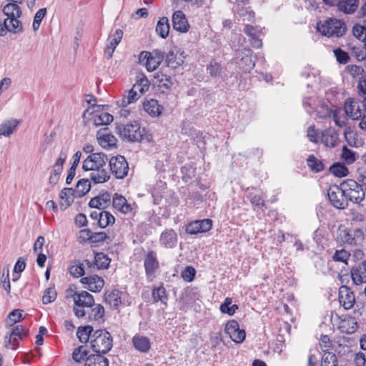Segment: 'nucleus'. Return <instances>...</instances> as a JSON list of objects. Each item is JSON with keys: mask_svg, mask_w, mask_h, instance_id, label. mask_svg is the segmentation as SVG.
I'll return each mask as SVG.
<instances>
[{"mask_svg": "<svg viewBox=\"0 0 366 366\" xmlns=\"http://www.w3.org/2000/svg\"><path fill=\"white\" fill-rule=\"evenodd\" d=\"M28 335V330L22 325H16L14 327L9 334L4 337V346H9L11 343V339L13 338L14 346L17 347L19 345V338H22L23 336Z\"/></svg>", "mask_w": 366, "mask_h": 366, "instance_id": "nucleus-17", "label": "nucleus"}, {"mask_svg": "<svg viewBox=\"0 0 366 366\" xmlns=\"http://www.w3.org/2000/svg\"><path fill=\"white\" fill-rule=\"evenodd\" d=\"M363 24V25L355 24L352 28V33L357 39L365 42L366 40V19L364 20Z\"/></svg>", "mask_w": 366, "mask_h": 366, "instance_id": "nucleus-53", "label": "nucleus"}, {"mask_svg": "<svg viewBox=\"0 0 366 366\" xmlns=\"http://www.w3.org/2000/svg\"><path fill=\"white\" fill-rule=\"evenodd\" d=\"M308 167L315 172H320L324 170L325 167L322 161L317 159L314 155H310L307 158Z\"/></svg>", "mask_w": 366, "mask_h": 366, "instance_id": "nucleus-54", "label": "nucleus"}, {"mask_svg": "<svg viewBox=\"0 0 366 366\" xmlns=\"http://www.w3.org/2000/svg\"><path fill=\"white\" fill-rule=\"evenodd\" d=\"M91 189V184L88 179H81L79 180L76 188L73 189L74 197L80 198L86 194Z\"/></svg>", "mask_w": 366, "mask_h": 366, "instance_id": "nucleus-35", "label": "nucleus"}, {"mask_svg": "<svg viewBox=\"0 0 366 366\" xmlns=\"http://www.w3.org/2000/svg\"><path fill=\"white\" fill-rule=\"evenodd\" d=\"M325 5L337 6L345 14H353L360 7V0H322Z\"/></svg>", "mask_w": 366, "mask_h": 366, "instance_id": "nucleus-6", "label": "nucleus"}, {"mask_svg": "<svg viewBox=\"0 0 366 366\" xmlns=\"http://www.w3.org/2000/svg\"><path fill=\"white\" fill-rule=\"evenodd\" d=\"M345 114L353 120H357L362 117L359 100L355 98H347L344 103Z\"/></svg>", "mask_w": 366, "mask_h": 366, "instance_id": "nucleus-12", "label": "nucleus"}, {"mask_svg": "<svg viewBox=\"0 0 366 366\" xmlns=\"http://www.w3.org/2000/svg\"><path fill=\"white\" fill-rule=\"evenodd\" d=\"M70 274L74 277H82L84 274V264L78 260H74L71 262L69 267Z\"/></svg>", "mask_w": 366, "mask_h": 366, "instance_id": "nucleus-48", "label": "nucleus"}, {"mask_svg": "<svg viewBox=\"0 0 366 366\" xmlns=\"http://www.w3.org/2000/svg\"><path fill=\"white\" fill-rule=\"evenodd\" d=\"M109 167L112 174L117 179H123L128 174L129 164L123 156L112 157L109 159Z\"/></svg>", "mask_w": 366, "mask_h": 366, "instance_id": "nucleus-7", "label": "nucleus"}, {"mask_svg": "<svg viewBox=\"0 0 366 366\" xmlns=\"http://www.w3.org/2000/svg\"><path fill=\"white\" fill-rule=\"evenodd\" d=\"M111 259L102 252H97L95 254L94 264L99 269H104L109 267Z\"/></svg>", "mask_w": 366, "mask_h": 366, "instance_id": "nucleus-44", "label": "nucleus"}, {"mask_svg": "<svg viewBox=\"0 0 366 366\" xmlns=\"http://www.w3.org/2000/svg\"><path fill=\"white\" fill-rule=\"evenodd\" d=\"M104 308L102 305H97L92 308L89 314V318L91 320L98 321L104 316Z\"/></svg>", "mask_w": 366, "mask_h": 366, "instance_id": "nucleus-57", "label": "nucleus"}, {"mask_svg": "<svg viewBox=\"0 0 366 366\" xmlns=\"http://www.w3.org/2000/svg\"><path fill=\"white\" fill-rule=\"evenodd\" d=\"M19 122L16 119H9L0 124V135L9 137L16 129Z\"/></svg>", "mask_w": 366, "mask_h": 366, "instance_id": "nucleus-34", "label": "nucleus"}, {"mask_svg": "<svg viewBox=\"0 0 366 366\" xmlns=\"http://www.w3.org/2000/svg\"><path fill=\"white\" fill-rule=\"evenodd\" d=\"M111 203V195L109 192H104L92 198L89 202L91 208L104 209L109 206Z\"/></svg>", "mask_w": 366, "mask_h": 366, "instance_id": "nucleus-20", "label": "nucleus"}, {"mask_svg": "<svg viewBox=\"0 0 366 366\" xmlns=\"http://www.w3.org/2000/svg\"><path fill=\"white\" fill-rule=\"evenodd\" d=\"M342 187L347 198V202L360 204L364 200L365 193L361 185L353 179H346L342 182Z\"/></svg>", "mask_w": 366, "mask_h": 366, "instance_id": "nucleus-3", "label": "nucleus"}, {"mask_svg": "<svg viewBox=\"0 0 366 366\" xmlns=\"http://www.w3.org/2000/svg\"><path fill=\"white\" fill-rule=\"evenodd\" d=\"M91 347L97 355L106 354L111 350L113 339L111 334L105 329L94 331L91 336Z\"/></svg>", "mask_w": 366, "mask_h": 366, "instance_id": "nucleus-1", "label": "nucleus"}, {"mask_svg": "<svg viewBox=\"0 0 366 366\" xmlns=\"http://www.w3.org/2000/svg\"><path fill=\"white\" fill-rule=\"evenodd\" d=\"M115 222L114 217L109 212L102 211L99 213L98 224L100 227L104 228Z\"/></svg>", "mask_w": 366, "mask_h": 366, "instance_id": "nucleus-47", "label": "nucleus"}, {"mask_svg": "<svg viewBox=\"0 0 366 366\" xmlns=\"http://www.w3.org/2000/svg\"><path fill=\"white\" fill-rule=\"evenodd\" d=\"M132 343L135 349L141 352H147L151 347L149 339L144 336H134L132 338Z\"/></svg>", "mask_w": 366, "mask_h": 366, "instance_id": "nucleus-31", "label": "nucleus"}, {"mask_svg": "<svg viewBox=\"0 0 366 366\" xmlns=\"http://www.w3.org/2000/svg\"><path fill=\"white\" fill-rule=\"evenodd\" d=\"M90 175V178L94 184L104 183L109 179L110 176L109 173L103 167L96 169Z\"/></svg>", "mask_w": 366, "mask_h": 366, "instance_id": "nucleus-40", "label": "nucleus"}, {"mask_svg": "<svg viewBox=\"0 0 366 366\" xmlns=\"http://www.w3.org/2000/svg\"><path fill=\"white\" fill-rule=\"evenodd\" d=\"M122 292L118 290L107 291L104 293V301L112 309L117 310L122 304Z\"/></svg>", "mask_w": 366, "mask_h": 366, "instance_id": "nucleus-25", "label": "nucleus"}, {"mask_svg": "<svg viewBox=\"0 0 366 366\" xmlns=\"http://www.w3.org/2000/svg\"><path fill=\"white\" fill-rule=\"evenodd\" d=\"M81 282L86 285V288L93 292H99L104 285V280L98 275L82 277Z\"/></svg>", "mask_w": 366, "mask_h": 366, "instance_id": "nucleus-19", "label": "nucleus"}, {"mask_svg": "<svg viewBox=\"0 0 366 366\" xmlns=\"http://www.w3.org/2000/svg\"><path fill=\"white\" fill-rule=\"evenodd\" d=\"M73 299L76 306L90 307L94 305L93 296L86 291H82L79 293L76 292Z\"/></svg>", "mask_w": 366, "mask_h": 366, "instance_id": "nucleus-24", "label": "nucleus"}, {"mask_svg": "<svg viewBox=\"0 0 366 366\" xmlns=\"http://www.w3.org/2000/svg\"><path fill=\"white\" fill-rule=\"evenodd\" d=\"M107 161V156L104 153H92L89 154L83 162L82 169L84 171L100 169L105 166Z\"/></svg>", "mask_w": 366, "mask_h": 366, "instance_id": "nucleus-8", "label": "nucleus"}, {"mask_svg": "<svg viewBox=\"0 0 366 366\" xmlns=\"http://www.w3.org/2000/svg\"><path fill=\"white\" fill-rule=\"evenodd\" d=\"M144 109L152 117H158L162 114V107L156 99H150L144 102Z\"/></svg>", "mask_w": 366, "mask_h": 366, "instance_id": "nucleus-33", "label": "nucleus"}, {"mask_svg": "<svg viewBox=\"0 0 366 366\" xmlns=\"http://www.w3.org/2000/svg\"><path fill=\"white\" fill-rule=\"evenodd\" d=\"M169 19L164 16L158 21L156 31L162 38L165 39L169 35Z\"/></svg>", "mask_w": 366, "mask_h": 366, "instance_id": "nucleus-41", "label": "nucleus"}, {"mask_svg": "<svg viewBox=\"0 0 366 366\" xmlns=\"http://www.w3.org/2000/svg\"><path fill=\"white\" fill-rule=\"evenodd\" d=\"M212 227V221L209 219L196 220L187 225L186 232L189 234H197L209 231Z\"/></svg>", "mask_w": 366, "mask_h": 366, "instance_id": "nucleus-11", "label": "nucleus"}, {"mask_svg": "<svg viewBox=\"0 0 366 366\" xmlns=\"http://www.w3.org/2000/svg\"><path fill=\"white\" fill-rule=\"evenodd\" d=\"M252 51L249 48H244L237 51V59H239V64L245 71H249L254 68L255 64L252 58Z\"/></svg>", "mask_w": 366, "mask_h": 366, "instance_id": "nucleus-13", "label": "nucleus"}, {"mask_svg": "<svg viewBox=\"0 0 366 366\" xmlns=\"http://www.w3.org/2000/svg\"><path fill=\"white\" fill-rule=\"evenodd\" d=\"M19 17H12L6 19L4 21V26L5 29L14 34L20 33L22 31L21 23L18 20Z\"/></svg>", "mask_w": 366, "mask_h": 366, "instance_id": "nucleus-37", "label": "nucleus"}, {"mask_svg": "<svg viewBox=\"0 0 366 366\" xmlns=\"http://www.w3.org/2000/svg\"><path fill=\"white\" fill-rule=\"evenodd\" d=\"M317 30L328 37H340L345 34L347 26L342 20L330 18L322 25L318 24Z\"/></svg>", "mask_w": 366, "mask_h": 366, "instance_id": "nucleus-2", "label": "nucleus"}, {"mask_svg": "<svg viewBox=\"0 0 366 366\" xmlns=\"http://www.w3.org/2000/svg\"><path fill=\"white\" fill-rule=\"evenodd\" d=\"M108 128L105 127L97 132V137L99 144L104 148H109L116 145L117 139L114 136L107 134Z\"/></svg>", "mask_w": 366, "mask_h": 366, "instance_id": "nucleus-27", "label": "nucleus"}, {"mask_svg": "<svg viewBox=\"0 0 366 366\" xmlns=\"http://www.w3.org/2000/svg\"><path fill=\"white\" fill-rule=\"evenodd\" d=\"M339 134L333 128H327L322 132L321 142L326 147L333 148L339 143Z\"/></svg>", "mask_w": 366, "mask_h": 366, "instance_id": "nucleus-16", "label": "nucleus"}, {"mask_svg": "<svg viewBox=\"0 0 366 366\" xmlns=\"http://www.w3.org/2000/svg\"><path fill=\"white\" fill-rule=\"evenodd\" d=\"M56 297V292L54 288L49 287L47 288L42 297V302L44 305L49 304L55 300Z\"/></svg>", "mask_w": 366, "mask_h": 366, "instance_id": "nucleus-60", "label": "nucleus"}, {"mask_svg": "<svg viewBox=\"0 0 366 366\" xmlns=\"http://www.w3.org/2000/svg\"><path fill=\"white\" fill-rule=\"evenodd\" d=\"M22 310L19 309L12 310L6 320V325L8 327H12L14 324L20 322L22 317Z\"/></svg>", "mask_w": 366, "mask_h": 366, "instance_id": "nucleus-56", "label": "nucleus"}, {"mask_svg": "<svg viewBox=\"0 0 366 366\" xmlns=\"http://www.w3.org/2000/svg\"><path fill=\"white\" fill-rule=\"evenodd\" d=\"M165 61L167 66L172 69H176L181 66L184 63L183 59L177 56V54H174L173 51H170L167 53L165 56Z\"/></svg>", "mask_w": 366, "mask_h": 366, "instance_id": "nucleus-46", "label": "nucleus"}, {"mask_svg": "<svg viewBox=\"0 0 366 366\" xmlns=\"http://www.w3.org/2000/svg\"><path fill=\"white\" fill-rule=\"evenodd\" d=\"M177 232L170 229H166L162 233L159 242L166 248H174L177 244Z\"/></svg>", "mask_w": 366, "mask_h": 366, "instance_id": "nucleus-23", "label": "nucleus"}, {"mask_svg": "<svg viewBox=\"0 0 366 366\" xmlns=\"http://www.w3.org/2000/svg\"><path fill=\"white\" fill-rule=\"evenodd\" d=\"M351 276L355 285L366 283V259L359 267L352 268Z\"/></svg>", "mask_w": 366, "mask_h": 366, "instance_id": "nucleus-28", "label": "nucleus"}, {"mask_svg": "<svg viewBox=\"0 0 366 366\" xmlns=\"http://www.w3.org/2000/svg\"><path fill=\"white\" fill-rule=\"evenodd\" d=\"M92 332L93 327L90 325L79 327L77 330L76 335L81 342L86 343L91 339V336L93 334Z\"/></svg>", "mask_w": 366, "mask_h": 366, "instance_id": "nucleus-43", "label": "nucleus"}, {"mask_svg": "<svg viewBox=\"0 0 366 366\" xmlns=\"http://www.w3.org/2000/svg\"><path fill=\"white\" fill-rule=\"evenodd\" d=\"M154 79L162 93L169 92L174 84L171 76L162 72H157L154 75Z\"/></svg>", "mask_w": 366, "mask_h": 366, "instance_id": "nucleus-29", "label": "nucleus"}, {"mask_svg": "<svg viewBox=\"0 0 366 366\" xmlns=\"http://www.w3.org/2000/svg\"><path fill=\"white\" fill-rule=\"evenodd\" d=\"M149 88V84L148 79L144 76H137L136 83L133 85L132 89L137 93H139L141 97L144 92H146Z\"/></svg>", "mask_w": 366, "mask_h": 366, "instance_id": "nucleus-39", "label": "nucleus"}, {"mask_svg": "<svg viewBox=\"0 0 366 366\" xmlns=\"http://www.w3.org/2000/svg\"><path fill=\"white\" fill-rule=\"evenodd\" d=\"M208 73L214 77L219 76L222 73V67L217 62H212L207 67Z\"/></svg>", "mask_w": 366, "mask_h": 366, "instance_id": "nucleus-62", "label": "nucleus"}, {"mask_svg": "<svg viewBox=\"0 0 366 366\" xmlns=\"http://www.w3.org/2000/svg\"><path fill=\"white\" fill-rule=\"evenodd\" d=\"M61 202L59 203L61 209H66L74 201V192L72 188H64L59 194Z\"/></svg>", "mask_w": 366, "mask_h": 366, "instance_id": "nucleus-32", "label": "nucleus"}, {"mask_svg": "<svg viewBox=\"0 0 366 366\" xmlns=\"http://www.w3.org/2000/svg\"><path fill=\"white\" fill-rule=\"evenodd\" d=\"M196 270L192 266H187L182 272V277L187 282H192L195 276Z\"/></svg>", "mask_w": 366, "mask_h": 366, "instance_id": "nucleus-64", "label": "nucleus"}, {"mask_svg": "<svg viewBox=\"0 0 366 366\" xmlns=\"http://www.w3.org/2000/svg\"><path fill=\"white\" fill-rule=\"evenodd\" d=\"M84 366H109V360L102 355H92L86 359Z\"/></svg>", "mask_w": 366, "mask_h": 366, "instance_id": "nucleus-36", "label": "nucleus"}, {"mask_svg": "<svg viewBox=\"0 0 366 366\" xmlns=\"http://www.w3.org/2000/svg\"><path fill=\"white\" fill-rule=\"evenodd\" d=\"M224 332L236 343H242L245 340V331L239 329L238 322L234 320H231L227 322Z\"/></svg>", "mask_w": 366, "mask_h": 366, "instance_id": "nucleus-9", "label": "nucleus"}, {"mask_svg": "<svg viewBox=\"0 0 366 366\" xmlns=\"http://www.w3.org/2000/svg\"><path fill=\"white\" fill-rule=\"evenodd\" d=\"M139 60V63L144 64L149 71H154L162 63L152 56L150 52L145 51L140 53Z\"/></svg>", "mask_w": 366, "mask_h": 366, "instance_id": "nucleus-26", "label": "nucleus"}, {"mask_svg": "<svg viewBox=\"0 0 366 366\" xmlns=\"http://www.w3.org/2000/svg\"><path fill=\"white\" fill-rule=\"evenodd\" d=\"M123 36V31L122 29H116L114 33L110 34L108 38V44L105 48L104 52L109 59L112 56L116 46L119 44Z\"/></svg>", "mask_w": 366, "mask_h": 366, "instance_id": "nucleus-21", "label": "nucleus"}, {"mask_svg": "<svg viewBox=\"0 0 366 366\" xmlns=\"http://www.w3.org/2000/svg\"><path fill=\"white\" fill-rule=\"evenodd\" d=\"M118 133L130 142H139L143 139L144 129H141L139 123L134 122L127 124H121L117 127Z\"/></svg>", "mask_w": 366, "mask_h": 366, "instance_id": "nucleus-4", "label": "nucleus"}, {"mask_svg": "<svg viewBox=\"0 0 366 366\" xmlns=\"http://www.w3.org/2000/svg\"><path fill=\"white\" fill-rule=\"evenodd\" d=\"M144 267L147 277L148 278L153 277L156 270L159 268V262L154 251H149L147 254L144 262Z\"/></svg>", "mask_w": 366, "mask_h": 366, "instance_id": "nucleus-15", "label": "nucleus"}, {"mask_svg": "<svg viewBox=\"0 0 366 366\" xmlns=\"http://www.w3.org/2000/svg\"><path fill=\"white\" fill-rule=\"evenodd\" d=\"M330 172L338 177H346L348 173L347 167L342 163H335L330 167Z\"/></svg>", "mask_w": 366, "mask_h": 366, "instance_id": "nucleus-49", "label": "nucleus"}, {"mask_svg": "<svg viewBox=\"0 0 366 366\" xmlns=\"http://www.w3.org/2000/svg\"><path fill=\"white\" fill-rule=\"evenodd\" d=\"M68 151L66 149L61 150L59 157L53 165L51 173L60 175L63 170V166L67 158Z\"/></svg>", "mask_w": 366, "mask_h": 366, "instance_id": "nucleus-38", "label": "nucleus"}, {"mask_svg": "<svg viewBox=\"0 0 366 366\" xmlns=\"http://www.w3.org/2000/svg\"><path fill=\"white\" fill-rule=\"evenodd\" d=\"M334 53H335L337 61L340 64H347L348 62V61L350 60V56H349L348 54L346 51L342 50L341 49H335L334 51Z\"/></svg>", "mask_w": 366, "mask_h": 366, "instance_id": "nucleus-63", "label": "nucleus"}, {"mask_svg": "<svg viewBox=\"0 0 366 366\" xmlns=\"http://www.w3.org/2000/svg\"><path fill=\"white\" fill-rule=\"evenodd\" d=\"M350 257V253L342 249L340 250H337L332 256V259L336 262H342L347 264V261L349 260Z\"/></svg>", "mask_w": 366, "mask_h": 366, "instance_id": "nucleus-61", "label": "nucleus"}, {"mask_svg": "<svg viewBox=\"0 0 366 366\" xmlns=\"http://www.w3.org/2000/svg\"><path fill=\"white\" fill-rule=\"evenodd\" d=\"M232 298L227 297L224 300V302L220 305V311L222 313H225L229 315H233L236 310L238 309V306L235 304L232 305Z\"/></svg>", "mask_w": 366, "mask_h": 366, "instance_id": "nucleus-51", "label": "nucleus"}, {"mask_svg": "<svg viewBox=\"0 0 366 366\" xmlns=\"http://www.w3.org/2000/svg\"><path fill=\"white\" fill-rule=\"evenodd\" d=\"M88 355V350L86 345H81L76 348L72 353V357L74 361L80 362Z\"/></svg>", "mask_w": 366, "mask_h": 366, "instance_id": "nucleus-59", "label": "nucleus"}, {"mask_svg": "<svg viewBox=\"0 0 366 366\" xmlns=\"http://www.w3.org/2000/svg\"><path fill=\"white\" fill-rule=\"evenodd\" d=\"M342 237L343 241L349 244L357 245L364 239V232L361 229H355L352 230H344Z\"/></svg>", "mask_w": 366, "mask_h": 366, "instance_id": "nucleus-22", "label": "nucleus"}, {"mask_svg": "<svg viewBox=\"0 0 366 366\" xmlns=\"http://www.w3.org/2000/svg\"><path fill=\"white\" fill-rule=\"evenodd\" d=\"M172 21L174 29L177 31L185 33L189 28L187 19L182 11L178 10L174 11L172 15Z\"/></svg>", "mask_w": 366, "mask_h": 366, "instance_id": "nucleus-14", "label": "nucleus"}, {"mask_svg": "<svg viewBox=\"0 0 366 366\" xmlns=\"http://www.w3.org/2000/svg\"><path fill=\"white\" fill-rule=\"evenodd\" d=\"M327 196L330 202L335 208L344 209L348 207L342 183L340 186L333 185L330 187L327 192Z\"/></svg>", "mask_w": 366, "mask_h": 366, "instance_id": "nucleus-5", "label": "nucleus"}, {"mask_svg": "<svg viewBox=\"0 0 366 366\" xmlns=\"http://www.w3.org/2000/svg\"><path fill=\"white\" fill-rule=\"evenodd\" d=\"M152 298L156 302L160 301L162 304L166 305L167 295L165 288L163 286L154 288L152 290Z\"/></svg>", "mask_w": 366, "mask_h": 366, "instance_id": "nucleus-52", "label": "nucleus"}, {"mask_svg": "<svg viewBox=\"0 0 366 366\" xmlns=\"http://www.w3.org/2000/svg\"><path fill=\"white\" fill-rule=\"evenodd\" d=\"M356 152L348 149L346 146L342 147L341 158L348 164H352L357 159Z\"/></svg>", "mask_w": 366, "mask_h": 366, "instance_id": "nucleus-55", "label": "nucleus"}, {"mask_svg": "<svg viewBox=\"0 0 366 366\" xmlns=\"http://www.w3.org/2000/svg\"><path fill=\"white\" fill-rule=\"evenodd\" d=\"M3 12L7 16L6 19L20 17L21 15V11L19 5L13 3H9L4 6Z\"/></svg>", "mask_w": 366, "mask_h": 366, "instance_id": "nucleus-45", "label": "nucleus"}, {"mask_svg": "<svg viewBox=\"0 0 366 366\" xmlns=\"http://www.w3.org/2000/svg\"><path fill=\"white\" fill-rule=\"evenodd\" d=\"M249 0H236L233 10L244 21L254 23L255 20L254 12L247 6Z\"/></svg>", "mask_w": 366, "mask_h": 366, "instance_id": "nucleus-10", "label": "nucleus"}, {"mask_svg": "<svg viewBox=\"0 0 366 366\" xmlns=\"http://www.w3.org/2000/svg\"><path fill=\"white\" fill-rule=\"evenodd\" d=\"M113 119V116L107 112H102L101 114H97L93 116V122L94 124L97 127L108 125L112 122Z\"/></svg>", "mask_w": 366, "mask_h": 366, "instance_id": "nucleus-42", "label": "nucleus"}, {"mask_svg": "<svg viewBox=\"0 0 366 366\" xmlns=\"http://www.w3.org/2000/svg\"><path fill=\"white\" fill-rule=\"evenodd\" d=\"M322 366H337V358L332 352H325L322 358Z\"/></svg>", "mask_w": 366, "mask_h": 366, "instance_id": "nucleus-58", "label": "nucleus"}, {"mask_svg": "<svg viewBox=\"0 0 366 366\" xmlns=\"http://www.w3.org/2000/svg\"><path fill=\"white\" fill-rule=\"evenodd\" d=\"M339 301L345 310H350L355 302V295L347 287L342 286L339 291Z\"/></svg>", "mask_w": 366, "mask_h": 366, "instance_id": "nucleus-18", "label": "nucleus"}, {"mask_svg": "<svg viewBox=\"0 0 366 366\" xmlns=\"http://www.w3.org/2000/svg\"><path fill=\"white\" fill-rule=\"evenodd\" d=\"M140 97L139 93H137L135 91H134L132 89H131L128 92V94L126 96L124 95L122 100H120L118 104L120 107H125L127 105L135 102L137 100L139 99Z\"/></svg>", "mask_w": 366, "mask_h": 366, "instance_id": "nucleus-50", "label": "nucleus"}, {"mask_svg": "<svg viewBox=\"0 0 366 366\" xmlns=\"http://www.w3.org/2000/svg\"><path fill=\"white\" fill-rule=\"evenodd\" d=\"M112 205L114 209L124 214H127L132 212V207L128 204L125 197L117 193H115L113 197Z\"/></svg>", "mask_w": 366, "mask_h": 366, "instance_id": "nucleus-30", "label": "nucleus"}]
</instances>
